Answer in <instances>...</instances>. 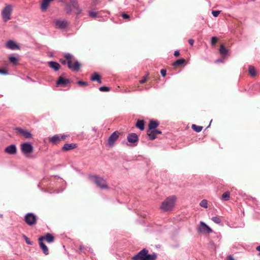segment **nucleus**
Returning <instances> with one entry per match:
<instances>
[{"label":"nucleus","instance_id":"obj_51","mask_svg":"<svg viewBox=\"0 0 260 260\" xmlns=\"http://www.w3.org/2000/svg\"><path fill=\"white\" fill-rule=\"evenodd\" d=\"M67 136L66 135H62L61 137H60V138H61V140H65Z\"/></svg>","mask_w":260,"mask_h":260},{"label":"nucleus","instance_id":"obj_26","mask_svg":"<svg viewBox=\"0 0 260 260\" xmlns=\"http://www.w3.org/2000/svg\"><path fill=\"white\" fill-rule=\"evenodd\" d=\"M44 237L46 241L48 243L52 242L54 240V236L50 233H47Z\"/></svg>","mask_w":260,"mask_h":260},{"label":"nucleus","instance_id":"obj_37","mask_svg":"<svg viewBox=\"0 0 260 260\" xmlns=\"http://www.w3.org/2000/svg\"><path fill=\"white\" fill-rule=\"evenodd\" d=\"M212 220L213 221H214L215 223H218V224L220 223L221 222L220 219L217 216L213 217L212 218Z\"/></svg>","mask_w":260,"mask_h":260},{"label":"nucleus","instance_id":"obj_30","mask_svg":"<svg viewBox=\"0 0 260 260\" xmlns=\"http://www.w3.org/2000/svg\"><path fill=\"white\" fill-rule=\"evenodd\" d=\"M146 260H156L157 258V254L153 253L151 254H146Z\"/></svg>","mask_w":260,"mask_h":260},{"label":"nucleus","instance_id":"obj_10","mask_svg":"<svg viewBox=\"0 0 260 260\" xmlns=\"http://www.w3.org/2000/svg\"><path fill=\"white\" fill-rule=\"evenodd\" d=\"M161 132L158 129H148L147 134L150 140H153L156 138L157 135L161 134Z\"/></svg>","mask_w":260,"mask_h":260},{"label":"nucleus","instance_id":"obj_29","mask_svg":"<svg viewBox=\"0 0 260 260\" xmlns=\"http://www.w3.org/2000/svg\"><path fill=\"white\" fill-rule=\"evenodd\" d=\"M248 72L250 75L252 77H254L256 75V71L255 68L252 66H249Z\"/></svg>","mask_w":260,"mask_h":260},{"label":"nucleus","instance_id":"obj_23","mask_svg":"<svg viewBox=\"0 0 260 260\" xmlns=\"http://www.w3.org/2000/svg\"><path fill=\"white\" fill-rule=\"evenodd\" d=\"M71 4H72V7H73V9L76 10V13L77 15L80 14L82 12V10L79 7V6L78 4L77 1H76V2H74V3H71Z\"/></svg>","mask_w":260,"mask_h":260},{"label":"nucleus","instance_id":"obj_48","mask_svg":"<svg viewBox=\"0 0 260 260\" xmlns=\"http://www.w3.org/2000/svg\"><path fill=\"white\" fill-rule=\"evenodd\" d=\"M194 42V40H193V39H189V40H188V43H189V44L190 45H191V46H192V45H193Z\"/></svg>","mask_w":260,"mask_h":260},{"label":"nucleus","instance_id":"obj_53","mask_svg":"<svg viewBox=\"0 0 260 260\" xmlns=\"http://www.w3.org/2000/svg\"><path fill=\"white\" fill-rule=\"evenodd\" d=\"M71 3H74L77 1V0H70Z\"/></svg>","mask_w":260,"mask_h":260},{"label":"nucleus","instance_id":"obj_5","mask_svg":"<svg viewBox=\"0 0 260 260\" xmlns=\"http://www.w3.org/2000/svg\"><path fill=\"white\" fill-rule=\"evenodd\" d=\"M22 153L26 157H28L33 152V147L29 143H24L20 145Z\"/></svg>","mask_w":260,"mask_h":260},{"label":"nucleus","instance_id":"obj_4","mask_svg":"<svg viewBox=\"0 0 260 260\" xmlns=\"http://www.w3.org/2000/svg\"><path fill=\"white\" fill-rule=\"evenodd\" d=\"M12 6L7 5L2 11V16L3 20L7 22L11 19V16L12 13Z\"/></svg>","mask_w":260,"mask_h":260},{"label":"nucleus","instance_id":"obj_20","mask_svg":"<svg viewBox=\"0 0 260 260\" xmlns=\"http://www.w3.org/2000/svg\"><path fill=\"white\" fill-rule=\"evenodd\" d=\"M48 64L50 68L53 69L55 71H58L60 68V65L57 62L49 61L48 62Z\"/></svg>","mask_w":260,"mask_h":260},{"label":"nucleus","instance_id":"obj_9","mask_svg":"<svg viewBox=\"0 0 260 260\" xmlns=\"http://www.w3.org/2000/svg\"><path fill=\"white\" fill-rule=\"evenodd\" d=\"M148 251L146 249H143L140 251L137 255L134 256L132 259L133 260H146V254Z\"/></svg>","mask_w":260,"mask_h":260},{"label":"nucleus","instance_id":"obj_11","mask_svg":"<svg viewBox=\"0 0 260 260\" xmlns=\"http://www.w3.org/2000/svg\"><path fill=\"white\" fill-rule=\"evenodd\" d=\"M15 131L26 139L32 138V135L27 130L22 129L20 127H17L15 128Z\"/></svg>","mask_w":260,"mask_h":260},{"label":"nucleus","instance_id":"obj_14","mask_svg":"<svg viewBox=\"0 0 260 260\" xmlns=\"http://www.w3.org/2000/svg\"><path fill=\"white\" fill-rule=\"evenodd\" d=\"M68 67L73 71L77 72L81 67V64L77 61H75L73 65L72 64L71 61H68Z\"/></svg>","mask_w":260,"mask_h":260},{"label":"nucleus","instance_id":"obj_41","mask_svg":"<svg viewBox=\"0 0 260 260\" xmlns=\"http://www.w3.org/2000/svg\"><path fill=\"white\" fill-rule=\"evenodd\" d=\"M23 237L24 238V239H25V242L27 244H29V245H32V242H31L29 238L28 237H27L25 235H23Z\"/></svg>","mask_w":260,"mask_h":260},{"label":"nucleus","instance_id":"obj_32","mask_svg":"<svg viewBox=\"0 0 260 260\" xmlns=\"http://www.w3.org/2000/svg\"><path fill=\"white\" fill-rule=\"evenodd\" d=\"M88 14L90 17L92 18H96L99 16V13L96 12L90 11L88 12Z\"/></svg>","mask_w":260,"mask_h":260},{"label":"nucleus","instance_id":"obj_22","mask_svg":"<svg viewBox=\"0 0 260 260\" xmlns=\"http://www.w3.org/2000/svg\"><path fill=\"white\" fill-rule=\"evenodd\" d=\"M159 123L156 121L151 120L148 125V129H156V128L158 126Z\"/></svg>","mask_w":260,"mask_h":260},{"label":"nucleus","instance_id":"obj_38","mask_svg":"<svg viewBox=\"0 0 260 260\" xmlns=\"http://www.w3.org/2000/svg\"><path fill=\"white\" fill-rule=\"evenodd\" d=\"M77 84L81 86H86L88 85V83L87 82L82 81H78Z\"/></svg>","mask_w":260,"mask_h":260},{"label":"nucleus","instance_id":"obj_21","mask_svg":"<svg viewBox=\"0 0 260 260\" xmlns=\"http://www.w3.org/2000/svg\"><path fill=\"white\" fill-rule=\"evenodd\" d=\"M77 147L75 144H66L62 148L63 151H69L75 149Z\"/></svg>","mask_w":260,"mask_h":260},{"label":"nucleus","instance_id":"obj_8","mask_svg":"<svg viewBox=\"0 0 260 260\" xmlns=\"http://www.w3.org/2000/svg\"><path fill=\"white\" fill-rule=\"evenodd\" d=\"M198 229L200 233L203 234H209L212 232V230L203 221L200 222Z\"/></svg>","mask_w":260,"mask_h":260},{"label":"nucleus","instance_id":"obj_18","mask_svg":"<svg viewBox=\"0 0 260 260\" xmlns=\"http://www.w3.org/2000/svg\"><path fill=\"white\" fill-rule=\"evenodd\" d=\"M49 142L53 144H57L61 141L60 137L58 135H54L49 138Z\"/></svg>","mask_w":260,"mask_h":260},{"label":"nucleus","instance_id":"obj_50","mask_svg":"<svg viewBox=\"0 0 260 260\" xmlns=\"http://www.w3.org/2000/svg\"><path fill=\"white\" fill-rule=\"evenodd\" d=\"M228 260H235L234 257L232 256L231 255H229L228 256Z\"/></svg>","mask_w":260,"mask_h":260},{"label":"nucleus","instance_id":"obj_47","mask_svg":"<svg viewBox=\"0 0 260 260\" xmlns=\"http://www.w3.org/2000/svg\"><path fill=\"white\" fill-rule=\"evenodd\" d=\"M174 55L175 57H178L180 55V52L178 50H176L174 52Z\"/></svg>","mask_w":260,"mask_h":260},{"label":"nucleus","instance_id":"obj_34","mask_svg":"<svg viewBox=\"0 0 260 260\" xmlns=\"http://www.w3.org/2000/svg\"><path fill=\"white\" fill-rule=\"evenodd\" d=\"M200 205L204 207L205 208H207L208 207V202L206 200H203L201 201V202L200 203Z\"/></svg>","mask_w":260,"mask_h":260},{"label":"nucleus","instance_id":"obj_46","mask_svg":"<svg viewBox=\"0 0 260 260\" xmlns=\"http://www.w3.org/2000/svg\"><path fill=\"white\" fill-rule=\"evenodd\" d=\"M121 16H122V18L123 19H129V17H130L129 15H127L126 14H125V13L122 14Z\"/></svg>","mask_w":260,"mask_h":260},{"label":"nucleus","instance_id":"obj_12","mask_svg":"<svg viewBox=\"0 0 260 260\" xmlns=\"http://www.w3.org/2000/svg\"><path fill=\"white\" fill-rule=\"evenodd\" d=\"M45 239V237L42 236L39 238V245L42 249L43 253L45 255H48L49 254V250L47 246L43 243V241Z\"/></svg>","mask_w":260,"mask_h":260},{"label":"nucleus","instance_id":"obj_24","mask_svg":"<svg viewBox=\"0 0 260 260\" xmlns=\"http://www.w3.org/2000/svg\"><path fill=\"white\" fill-rule=\"evenodd\" d=\"M136 126L141 131L144 130V121L143 120H138L136 124Z\"/></svg>","mask_w":260,"mask_h":260},{"label":"nucleus","instance_id":"obj_15","mask_svg":"<svg viewBox=\"0 0 260 260\" xmlns=\"http://www.w3.org/2000/svg\"><path fill=\"white\" fill-rule=\"evenodd\" d=\"M69 83L70 81L69 79H64L60 76L58 78L56 84L57 86L61 85L62 87H65Z\"/></svg>","mask_w":260,"mask_h":260},{"label":"nucleus","instance_id":"obj_28","mask_svg":"<svg viewBox=\"0 0 260 260\" xmlns=\"http://www.w3.org/2000/svg\"><path fill=\"white\" fill-rule=\"evenodd\" d=\"M230 198V193L229 191H226L224 193H223L221 197V199L223 201H226L229 200Z\"/></svg>","mask_w":260,"mask_h":260},{"label":"nucleus","instance_id":"obj_16","mask_svg":"<svg viewBox=\"0 0 260 260\" xmlns=\"http://www.w3.org/2000/svg\"><path fill=\"white\" fill-rule=\"evenodd\" d=\"M127 141L129 143H134L138 142V137L137 135L135 133H131L129 134L127 136Z\"/></svg>","mask_w":260,"mask_h":260},{"label":"nucleus","instance_id":"obj_7","mask_svg":"<svg viewBox=\"0 0 260 260\" xmlns=\"http://www.w3.org/2000/svg\"><path fill=\"white\" fill-rule=\"evenodd\" d=\"M120 135V133L118 131H115L109 137L107 140V145L112 147L113 146L115 142L117 140Z\"/></svg>","mask_w":260,"mask_h":260},{"label":"nucleus","instance_id":"obj_2","mask_svg":"<svg viewBox=\"0 0 260 260\" xmlns=\"http://www.w3.org/2000/svg\"><path fill=\"white\" fill-rule=\"evenodd\" d=\"M90 179L96 185L102 189H108V186L106 183V181L103 178L98 176L93 175L89 177Z\"/></svg>","mask_w":260,"mask_h":260},{"label":"nucleus","instance_id":"obj_6","mask_svg":"<svg viewBox=\"0 0 260 260\" xmlns=\"http://www.w3.org/2000/svg\"><path fill=\"white\" fill-rule=\"evenodd\" d=\"M37 220V216L32 213H27L25 215L24 221L30 226L36 224Z\"/></svg>","mask_w":260,"mask_h":260},{"label":"nucleus","instance_id":"obj_36","mask_svg":"<svg viewBox=\"0 0 260 260\" xmlns=\"http://www.w3.org/2000/svg\"><path fill=\"white\" fill-rule=\"evenodd\" d=\"M64 57L68 60L67 62L68 63V61H71L72 62V59L73 58V56L67 53L64 55Z\"/></svg>","mask_w":260,"mask_h":260},{"label":"nucleus","instance_id":"obj_43","mask_svg":"<svg viewBox=\"0 0 260 260\" xmlns=\"http://www.w3.org/2000/svg\"><path fill=\"white\" fill-rule=\"evenodd\" d=\"M147 80V76L143 77V79L139 81L140 83L141 84H144L145 83Z\"/></svg>","mask_w":260,"mask_h":260},{"label":"nucleus","instance_id":"obj_19","mask_svg":"<svg viewBox=\"0 0 260 260\" xmlns=\"http://www.w3.org/2000/svg\"><path fill=\"white\" fill-rule=\"evenodd\" d=\"M90 80L92 81H97L99 83L102 84L101 76L97 73H94L90 77Z\"/></svg>","mask_w":260,"mask_h":260},{"label":"nucleus","instance_id":"obj_25","mask_svg":"<svg viewBox=\"0 0 260 260\" xmlns=\"http://www.w3.org/2000/svg\"><path fill=\"white\" fill-rule=\"evenodd\" d=\"M185 62V60L184 58H181L175 61L172 65L174 67H178L184 64Z\"/></svg>","mask_w":260,"mask_h":260},{"label":"nucleus","instance_id":"obj_52","mask_svg":"<svg viewBox=\"0 0 260 260\" xmlns=\"http://www.w3.org/2000/svg\"><path fill=\"white\" fill-rule=\"evenodd\" d=\"M256 249L260 252V245L256 247Z\"/></svg>","mask_w":260,"mask_h":260},{"label":"nucleus","instance_id":"obj_40","mask_svg":"<svg viewBox=\"0 0 260 260\" xmlns=\"http://www.w3.org/2000/svg\"><path fill=\"white\" fill-rule=\"evenodd\" d=\"M99 90L101 91H109L110 90V88L107 86H102L99 88Z\"/></svg>","mask_w":260,"mask_h":260},{"label":"nucleus","instance_id":"obj_17","mask_svg":"<svg viewBox=\"0 0 260 260\" xmlns=\"http://www.w3.org/2000/svg\"><path fill=\"white\" fill-rule=\"evenodd\" d=\"M6 47L12 49L14 50L15 49H19V47L18 45H17L15 42L12 40H9L7 42L6 44Z\"/></svg>","mask_w":260,"mask_h":260},{"label":"nucleus","instance_id":"obj_44","mask_svg":"<svg viewBox=\"0 0 260 260\" xmlns=\"http://www.w3.org/2000/svg\"><path fill=\"white\" fill-rule=\"evenodd\" d=\"M0 74L8 75V73L7 70H6L5 69H0Z\"/></svg>","mask_w":260,"mask_h":260},{"label":"nucleus","instance_id":"obj_35","mask_svg":"<svg viewBox=\"0 0 260 260\" xmlns=\"http://www.w3.org/2000/svg\"><path fill=\"white\" fill-rule=\"evenodd\" d=\"M9 59L10 61L14 64H16L18 61L17 59L13 56H10Z\"/></svg>","mask_w":260,"mask_h":260},{"label":"nucleus","instance_id":"obj_33","mask_svg":"<svg viewBox=\"0 0 260 260\" xmlns=\"http://www.w3.org/2000/svg\"><path fill=\"white\" fill-rule=\"evenodd\" d=\"M73 8L72 4L71 5H67L66 7L65 11L67 14H70L72 13Z\"/></svg>","mask_w":260,"mask_h":260},{"label":"nucleus","instance_id":"obj_27","mask_svg":"<svg viewBox=\"0 0 260 260\" xmlns=\"http://www.w3.org/2000/svg\"><path fill=\"white\" fill-rule=\"evenodd\" d=\"M219 52L222 55L225 56L228 52V50L224 47L223 45L222 44L220 46Z\"/></svg>","mask_w":260,"mask_h":260},{"label":"nucleus","instance_id":"obj_49","mask_svg":"<svg viewBox=\"0 0 260 260\" xmlns=\"http://www.w3.org/2000/svg\"><path fill=\"white\" fill-rule=\"evenodd\" d=\"M60 62L63 64H66L67 63V61L64 59H60Z\"/></svg>","mask_w":260,"mask_h":260},{"label":"nucleus","instance_id":"obj_3","mask_svg":"<svg viewBox=\"0 0 260 260\" xmlns=\"http://www.w3.org/2000/svg\"><path fill=\"white\" fill-rule=\"evenodd\" d=\"M54 24L56 28L66 30L69 28L70 23L65 19H57L54 21Z\"/></svg>","mask_w":260,"mask_h":260},{"label":"nucleus","instance_id":"obj_13","mask_svg":"<svg viewBox=\"0 0 260 260\" xmlns=\"http://www.w3.org/2000/svg\"><path fill=\"white\" fill-rule=\"evenodd\" d=\"M5 152L14 155L17 153V148L15 145H11L8 147H7L5 149Z\"/></svg>","mask_w":260,"mask_h":260},{"label":"nucleus","instance_id":"obj_31","mask_svg":"<svg viewBox=\"0 0 260 260\" xmlns=\"http://www.w3.org/2000/svg\"><path fill=\"white\" fill-rule=\"evenodd\" d=\"M191 128L196 132L199 133L202 131L203 127L201 126H198L196 124H192Z\"/></svg>","mask_w":260,"mask_h":260},{"label":"nucleus","instance_id":"obj_45","mask_svg":"<svg viewBox=\"0 0 260 260\" xmlns=\"http://www.w3.org/2000/svg\"><path fill=\"white\" fill-rule=\"evenodd\" d=\"M167 71L165 69H161L160 70V73L162 77H165L166 76Z\"/></svg>","mask_w":260,"mask_h":260},{"label":"nucleus","instance_id":"obj_42","mask_svg":"<svg viewBox=\"0 0 260 260\" xmlns=\"http://www.w3.org/2000/svg\"><path fill=\"white\" fill-rule=\"evenodd\" d=\"M220 13L219 11H213L212 14L214 17H217Z\"/></svg>","mask_w":260,"mask_h":260},{"label":"nucleus","instance_id":"obj_1","mask_svg":"<svg viewBox=\"0 0 260 260\" xmlns=\"http://www.w3.org/2000/svg\"><path fill=\"white\" fill-rule=\"evenodd\" d=\"M177 197L175 196H171L167 198L161 203L160 209L164 211H171L175 207Z\"/></svg>","mask_w":260,"mask_h":260},{"label":"nucleus","instance_id":"obj_39","mask_svg":"<svg viewBox=\"0 0 260 260\" xmlns=\"http://www.w3.org/2000/svg\"><path fill=\"white\" fill-rule=\"evenodd\" d=\"M218 41V39L217 37H213L212 38H211V44L212 45H215V44Z\"/></svg>","mask_w":260,"mask_h":260}]
</instances>
